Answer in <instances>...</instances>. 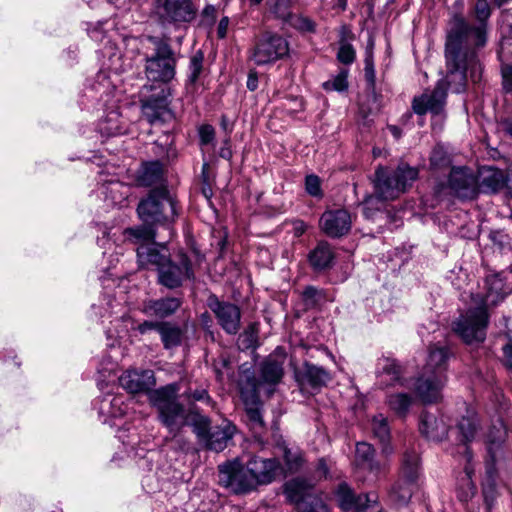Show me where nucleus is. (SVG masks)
<instances>
[{
	"label": "nucleus",
	"mask_w": 512,
	"mask_h": 512,
	"mask_svg": "<svg viewBox=\"0 0 512 512\" xmlns=\"http://www.w3.org/2000/svg\"><path fill=\"white\" fill-rule=\"evenodd\" d=\"M374 190L381 200H394L406 192L419 176V170L401 162L395 169L378 166L375 170Z\"/></svg>",
	"instance_id": "nucleus-5"
},
{
	"label": "nucleus",
	"mask_w": 512,
	"mask_h": 512,
	"mask_svg": "<svg viewBox=\"0 0 512 512\" xmlns=\"http://www.w3.org/2000/svg\"><path fill=\"white\" fill-rule=\"evenodd\" d=\"M137 264L142 269H152L157 272L171 257L165 245L155 242L142 243L136 248Z\"/></svg>",
	"instance_id": "nucleus-20"
},
{
	"label": "nucleus",
	"mask_w": 512,
	"mask_h": 512,
	"mask_svg": "<svg viewBox=\"0 0 512 512\" xmlns=\"http://www.w3.org/2000/svg\"><path fill=\"white\" fill-rule=\"evenodd\" d=\"M295 379L302 389L317 390L326 386L331 377L323 367L305 362L301 369L295 371Z\"/></svg>",
	"instance_id": "nucleus-22"
},
{
	"label": "nucleus",
	"mask_w": 512,
	"mask_h": 512,
	"mask_svg": "<svg viewBox=\"0 0 512 512\" xmlns=\"http://www.w3.org/2000/svg\"><path fill=\"white\" fill-rule=\"evenodd\" d=\"M415 482H410L407 479H400L397 481L390 492V497L398 506H405L410 501Z\"/></svg>",
	"instance_id": "nucleus-37"
},
{
	"label": "nucleus",
	"mask_w": 512,
	"mask_h": 512,
	"mask_svg": "<svg viewBox=\"0 0 512 512\" xmlns=\"http://www.w3.org/2000/svg\"><path fill=\"white\" fill-rule=\"evenodd\" d=\"M285 23L289 24L292 28L303 34L316 32L317 25L315 21L310 17L304 16L302 14L293 13Z\"/></svg>",
	"instance_id": "nucleus-44"
},
{
	"label": "nucleus",
	"mask_w": 512,
	"mask_h": 512,
	"mask_svg": "<svg viewBox=\"0 0 512 512\" xmlns=\"http://www.w3.org/2000/svg\"><path fill=\"white\" fill-rule=\"evenodd\" d=\"M402 475L404 479L415 482L419 476V455L415 451H407L403 456Z\"/></svg>",
	"instance_id": "nucleus-39"
},
{
	"label": "nucleus",
	"mask_w": 512,
	"mask_h": 512,
	"mask_svg": "<svg viewBox=\"0 0 512 512\" xmlns=\"http://www.w3.org/2000/svg\"><path fill=\"white\" fill-rule=\"evenodd\" d=\"M502 362L505 367L512 370V339L510 338L507 344L502 347Z\"/></svg>",
	"instance_id": "nucleus-64"
},
{
	"label": "nucleus",
	"mask_w": 512,
	"mask_h": 512,
	"mask_svg": "<svg viewBox=\"0 0 512 512\" xmlns=\"http://www.w3.org/2000/svg\"><path fill=\"white\" fill-rule=\"evenodd\" d=\"M319 225L328 237L340 238L351 229V215L345 209L327 210L321 215Z\"/></svg>",
	"instance_id": "nucleus-18"
},
{
	"label": "nucleus",
	"mask_w": 512,
	"mask_h": 512,
	"mask_svg": "<svg viewBox=\"0 0 512 512\" xmlns=\"http://www.w3.org/2000/svg\"><path fill=\"white\" fill-rule=\"evenodd\" d=\"M157 229L155 225L141 222L138 226L126 228L124 236L127 241L139 246L142 243L155 242Z\"/></svg>",
	"instance_id": "nucleus-33"
},
{
	"label": "nucleus",
	"mask_w": 512,
	"mask_h": 512,
	"mask_svg": "<svg viewBox=\"0 0 512 512\" xmlns=\"http://www.w3.org/2000/svg\"><path fill=\"white\" fill-rule=\"evenodd\" d=\"M476 493V486L471 479L462 480L457 487V498L461 502H468Z\"/></svg>",
	"instance_id": "nucleus-52"
},
{
	"label": "nucleus",
	"mask_w": 512,
	"mask_h": 512,
	"mask_svg": "<svg viewBox=\"0 0 512 512\" xmlns=\"http://www.w3.org/2000/svg\"><path fill=\"white\" fill-rule=\"evenodd\" d=\"M235 427L227 424L225 426H213L207 437L201 442L209 450L216 452L223 451L228 441L232 438Z\"/></svg>",
	"instance_id": "nucleus-29"
},
{
	"label": "nucleus",
	"mask_w": 512,
	"mask_h": 512,
	"mask_svg": "<svg viewBox=\"0 0 512 512\" xmlns=\"http://www.w3.org/2000/svg\"><path fill=\"white\" fill-rule=\"evenodd\" d=\"M207 306L213 312L217 323L229 335H236L241 327V309L238 305L221 301L212 294L207 299Z\"/></svg>",
	"instance_id": "nucleus-15"
},
{
	"label": "nucleus",
	"mask_w": 512,
	"mask_h": 512,
	"mask_svg": "<svg viewBox=\"0 0 512 512\" xmlns=\"http://www.w3.org/2000/svg\"><path fill=\"white\" fill-rule=\"evenodd\" d=\"M152 13L161 26L180 29L196 20L198 8L193 0H154Z\"/></svg>",
	"instance_id": "nucleus-9"
},
{
	"label": "nucleus",
	"mask_w": 512,
	"mask_h": 512,
	"mask_svg": "<svg viewBox=\"0 0 512 512\" xmlns=\"http://www.w3.org/2000/svg\"><path fill=\"white\" fill-rule=\"evenodd\" d=\"M190 425L199 442H202L207 437L213 427L211 426L210 418L199 413L193 414Z\"/></svg>",
	"instance_id": "nucleus-45"
},
{
	"label": "nucleus",
	"mask_w": 512,
	"mask_h": 512,
	"mask_svg": "<svg viewBox=\"0 0 512 512\" xmlns=\"http://www.w3.org/2000/svg\"><path fill=\"white\" fill-rule=\"evenodd\" d=\"M219 484L235 494H245L256 489L248 464L238 458L218 466Z\"/></svg>",
	"instance_id": "nucleus-13"
},
{
	"label": "nucleus",
	"mask_w": 512,
	"mask_h": 512,
	"mask_svg": "<svg viewBox=\"0 0 512 512\" xmlns=\"http://www.w3.org/2000/svg\"><path fill=\"white\" fill-rule=\"evenodd\" d=\"M155 383L154 372L149 369H128L119 377L120 386L127 392L148 394L157 420L168 430L171 439H176L188 425L185 406L179 400L180 382L152 389Z\"/></svg>",
	"instance_id": "nucleus-2"
},
{
	"label": "nucleus",
	"mask_w": 512,
	"mask_h": 512,
	"mask_svg": "<svg viewBox=\"0 0 512 512\" xmlns=\"http://www.w3.org/2000/svg\"><path fill=\"white\" fill-rule=\"evenodd\" d=\"M375 450L372 445L366 442H359L356 445L355 459L359 467L379 475L386 469V463L374 460Z\"/></svg>",
	"instance_id": "nucleus-28"
},
{
	"label": "nucleus",
	"mask_w": 512,
	"mask_h": 512,
	"mask_svg": "<svg viewBox=\"0 0 512 512\" xmlns=\"http://www.w3.org/2000/svg\"><path fill=\"white\" fill-rule=\"evenodd\" d=\"M149 41L155 48L152 55L145 57L146 77L149 81L166 84L176 74L175 53L166 39L150 36Z\"/></svg>",
	"instance_id": "nucleus-6"
},
{
	"label": "nucleus",
	"mask_w": 512,
	"mask_h": 512,
	"mask_svg": "<svg viewBox=\"0 0 512 512\" xmlns=\"http://www.w3.org/2000/svg\"><path fill=\"white\" fill-rule=\"evenodd\" d=\"M240 397L244 407L262 405L259 394V381L255 376H247L239 383Z\"/></svg>",
	"instance_id": "nucleus-35"
},
{
	"label": "nucleus",
	"mask_w": 512,
	"mask_h": 512,
	"mask_svg": "<svg viewBox=\"0 0 512 512\" xmlns=\"http://www.w3.org/2000/svg\"><path fill=\"white\" fill-rule=\"evenodd\" d=\"M181 305L182 299L174 296L148 299L143 302L141 311L147 316L165 319L174 315Z\"/></svg>",
	"instance_id": "nucleus-24"
},
{
	"label": "nucleus",
	"mask_w": 512,
	"mask_h": 512,
	"mask_svg": "<svg viewBox=\"0 0 512 512\" xmlns=\"http://www.w3.org/2000/svg\"><path fill=\"white\" fill-rule=\"evenodd\" d=\"M489 323V311L485 307L475 305L453 321L452 330L465 344H480L486 339Z\"/></svg>",
	"instance_id": "nucleus-7"
},
{
	"label": "nucleus",
	"mask_w": 512,
	"mask_h": 512,
	"mask_svg": "<svg viewBox=\"0 0 512 512\" xmlns=\"http://www.w3.org/2000/svg\"><path fill=\"white\" fill-rule=\"evenodd\" d=\"M102 26L103 22H98L92 28L87 29L88 34L92 40L96 42H102L104 39L107 38Z\"/></svg>",
	"instance_id": "nucleus-62"
},
{
	"label": "nucleus",
	"mask_w": 512,
	"mask_h": 512,
	"mask_svg": "<svg viewBox=\"0 0 512 512\" xmlns=\"http://www.w3.org/2000/svg\"><path fill=\"white\" fill-rule=\"evenodd\" d=\"M305 189L306 192L316 198H321L323 196L322 188H321V180L315 175H307L305 178Z\"/></svg>",
	"instance_id": "nucleus-53"
},
{
	"label": "nucleus",
	"mask_w": 512,
	"mask_h": 512,
	"mask_svg": "<svg viewBox=\"0 0 512 512\" xmlns=\"http://www.w3.org/2000/svg\"><path fill=\"white\" fill-rule=\"evenodd\" d=\"M337 60L344 65H351L356 60V50L353 45L347 42L344 36L339 41V49L336 55Z\"/></svg>",
	"instance_id": "nucleus-47"
},
{
	"label": "nucleus",
	"mask_w": 512,
	"mask_h": 512,
	"mask_svg": "<svg viewBox=\"0 0 512 512\" xmlns=\"http://www.w3.org/2000/svg\"><path fill=\"white\" fill-rule=\"evenodd\" d=\"M372 430L374 435L382 442L383 444L387 443L390 439V429L387 423V420L382 416H376L372 421Z\"/></svg>",
	"instance_id": "nucleus-48"
},
{
	"label": "nucleus",
	"mask_w": 512,
	"mask_h": 512,
	"mask_svg": "<svg viewBox=\"0 0 512 512\" xmlns=\"http://www.w3.org/2000/svg\"><path fill=\"white\" fill-rule=\"evenodd\" d=\"M98 130L106 137L122 135L127 131L125 121L117 110H111L106 114L99 122Z\"/></svg>",
	"instance_id": "nucleus-34"
},
{
	"label": "nucleus",
	"mask_w": 512,
	"mask_h": 512,
	"mask_svg": "<svg viewBox=\"0 0 512 512\" xmlns=\"http://www.w3.org/2000/svg\"><path fill=\"white\" fill-rule=\"evenodd\" d=\"M163 181V165L160 161L143 163L138 175L137 182L140 186L151 187Z\"/></svg>",
	"instance_id": "nucleus-32"
},
{
	"label": "nucleus",
	"mask_w": 512,
	"mask_h": 512,
	"mask_svg": "<svg viewBox=\"0 0 512 512\" xmlns=\"http://www.w3.org/2000/svg\"><path fill=\"white\" fill-rule=\"evenodd\" d=\"M259 324L249 323L237 339V346L241 351L255 350L258 347Z\"/></svg>",
	"instance_id": "nucleus-38"
},
{
	"label": "nucleus",
	"mask_w": 512,
	"mask_h": 512,
	"mask_svg": "<svg viewBox=\"0 0 512 512\" xmlns=\"http://www.w3.org/2000/svg\"><path fill=\"white\" fill-rule=\"evenodd\" d=\"M504 280L498 274H491L485 278L484 291L471 295L474 305L485 307L487 311L497 306L508 295Z\"/></svg>",
	"instance_id": "nucleus-16"
},
{
	"label": "nucleus",
	"mask_w": 512,
	"mask_h": 512,
	"mask_svg": "<svg viewBox=\"0 0 512 512\" xmlns=\"http://www.w3.org/2000/svg\"><path fill=\"white\" fill-rule=\"evenodd\" d=\"M255 488L272 483L281 470V464L276 458L252 456L247 461Z\"/></svg>",
	"instance_id": "nucleus-19"
},
{
	"label": "nucleus",
	"mask_w": 512,
	"mask_h": 512,
	"mask_svg": "<svg viewBox=\"0 0 512 512\" xmlns=\"http://www.w3.org/2000/svg\"><path fill=\"white\" fill-rule=\"evenodd\" d=\"M364 77L368 89L374 91L376 87V71L374 61L364 60Z\"/></svg>",
	"instance_id": "nucleus-57"
},
{
	"label": "nucleus",
	"mask_w": 512,
	"mask_h": 512,
	"mask_svg": "<svg viewBox=\"0 0 512 512\" xmlns=\"http://www.w3.org/2000/svg\"><path fill=\"white\" fill-rule=\"evenodd\" d=\"M502 88L505 93L512 94V63L501 67Z\"/></svg>",
	"instance_id": "nucleus-58"
},
{
	"label": "nucleus",
	"mask_w": 512,
	"mask_h": 512,
	"mask_svg": "<svg viewBox=\"0 0 512 512\" xmlns=\"http://www.w3.org/2000/svg\"><path fill=\"white\" fill-rule=\"evenodd\" d=\"M376 375L381 385L394 386L401 380L402 368L395 359L383 356L377 361Z\"/></svg>",
	"instance_id": "nucleus-26"
},
{
	"label": "nucleus",
	"mask_w": 512,
	"mask_h": 512,
	"mask_svg": "<svg viewBox=\"0 0 512 512\" xmlns=\"http://www.w3.org/2000/svg\"><path fill=\"white\" fill-rule=\"evenodd\" d=\"M322 291L318 290L314 286H307L303 291L304 301L311 306H315L322 298Z\"/></svg>",
	"instance_id": "nucleus-59"
},
{
	"label": "nucleus",
	"mask_w": 512,
	"mask_h": 512,
	"mask_svg": "<svg viewBox=\"0 0 512 512\" xmlns=\"http://www.w3.org/2000/svg\"><path fill=\"white\" fill-rule=\"evenodd\" d=\"M289 54V43L273 32L263 33L250 51L249 59L257 66L275 63Z\"/></svg>",
	"instance_id": "nucleus-11"
},
{
	"label": "nucleus",
	"mask_w": 512,
	"mask_h": 512,
	"mask_svg": "<svg viewBox=\"0 0 512 512\" xmlns=\"http://www.w3.org/2000/svg\"><path fill=\"white\" fill-rule=\"evenodd\" d=\"M464 442H469L474 438L476 432V423L469 417H462L457 425Z\"/></svg>",
	"instance_id": "nucleus-50"
},
{
	"label": "nucleus",
	"mask_w": 512,
	"mask_h": 512,
	"mask_svg": "<svg viewBox=\"0 0 512 512\" xmlns=\"http://www.w3.org/2000/svg\"><path fill=\"white\" fill-rule=\"evenodd\" d=\"M507 430L504 423L498 420L494 423L486 435V445L489 458L486 460V473L489 478H493L496 472V452L505 441Z\"/></svg>",
	"instance_id": "nucleus-23"
},
{
	"label": "nucleus",
	"mask_w": 512,
	"mask_h": 512,
	"mask_svg": "<svg viewBox=\"0 0 512 512\" xmlns=\"http://www.w3.org/2000/svg\"><path fill=\"white\" fill-rule=\"evenodd\" d=\"M170 89L164 86L144 85L140 93V107L144 118L151 124L169 122L175 119L169 108Z\"/></svg>",
	"instance_id": "nucleus-10"
},
{
	"label": "nucleus",
	"mask_w": 512,
	"mask_h": 512,
	"mask_svg": "<svg viewBox=\"0 0 512 512\" xmlns=\"http://www.w3.org/2000/svg\"><path fill=\"white\" fill-rule=\"evenodd\" d=\"M199 145L205 147L214 144L216 131L210 124H202L197 129Z\"/></svg>",
	"instance_id": "nucleus-51"
},
{
	"label": "nucleus",
	"mask_w": 512,
	"mask_h": 512,
	"mask_svg": "<svg viewBox=\"0 0 512 512\" xmlns=\"http://www.w3.org/2000/svg\"><path fill=\"white\" fill-rule=\"evenodd\" d=\"M219 157L231 161L233 157V151L231 147V138L230 136H226V138L222 142V146L220 147L218 151Z\"/></svg>",
	"instance_id": "nucleus-63"
},
{
	"label": "nucleus",
	"mask_w": 512,
	"mask_h": 512,
	"mask_svg": "<svg viewBox=\"0 0 512 512\" xmlns=\"http://www.w3.org/2000/svg\"><path fill=\"white\" fill-rule=\"evenodd\" d=\"M389 407L399 416H405L412 404V397L407 393H396L388 397Z\"/></svg>",
	"instance_id": "nucleus-42"
},
{
	"label": "nucleus",
	"mask_w": 512,
	"mask_h": 512,
	"mask_svg": "<svg viewBox=\"0 0 512 512\" xmlns=\"http://www.w3.org/2000/svg\"><path fill=\"white\" fill-rule=\"evenodd\" d=\"M194 279L191 259L184 252L179 253L175 260L170 257L157 272V283L170 290L180 288L186 281Z\"/></svg>",
	"instance_id": "nucleus-12"
},
{
	"label": "nucleus",
	"mask_w": 512,
	"mask_h": 512,
	"mask_svg": "<svg viewBox=\"0 0 512 512\" xmlns=\"http://www.w3.org/2000/svg\"><path fill=\"white\" fill-rule=\"evenodd\" d=\"M230 361L227 357L221 355L213 363V368L216 374V378L221 380L223 377V370L228 368Z\"/></svg>",
	"instance_id": "nucleus-60"
},
{
	"label": "nucleus",
	"mask_w": 512,
	"mask_h": 512,
	"mask_svg": "<svg viewBox=\"0 0 512 512\" xmlns=\"http://www.w3.org/2000/svg\"><path fill=\"white\" fill-rule=\"evenodd\" d=\"M452 356L451 349L446 345L433 344L429 347L426 364L415 382V393L424 404L437 403L442 399L448 361Z\"/></svg>",
	"instance_id": "nucleus-3"
},
{
	"label": "nucleus",
	"mask_w": 512,
	"mask_h": 512,
	"mask_svg": "<svg viewBox=\"0 0 512 512\" xmlns=\"http://www.w3.org/2000/svg\"><path fill=\"white\" fill-rule=\"evenodd\" d=\"M136 213L143 223H149L156 227H166L178 218V201L170 194L167 187H157L151 189L139 201Z\"/></svg>",
	"instance_id": "nucleus-4"
},
{
	"label": "nucleus",
	"mask_w": 512,
	"mask_h": 512,
	"mask_svg": "<svg viewBox=\"0 0 512 512\" xmlns=\"http://www.w3.org/2000/svg\"><path fill=\"white\" fill-rule=\"evenodd\" d=\"M475 18L478 25H470L462 16H455L453 26L447 32L444 57L446 74L437 81L434 89L412 100L415 114L423 116L428 112L432 115L444 113L447 91L455 93L465 90L467 84V69H475L478 64L475 47H483L487 41V21L491 16V8L487 0H477Z\"/></svg>",
	"instance_id": "nucleus-1"
},
{
	"label": "nucleus",
	"mask_w": 512,
	"mask_h": 512,
	"mask_svg": "<svg viewBox=\"0 0 512 512\" xmlns=\"http://www.w3.org/2000/svg\"><path fill=\"white\" fill-rule=\"evenodd\" d=\"M334 496L338 506L344 512H360L368 507V496L366 494H356L346 482L338 484L334 490Z\"/></svg>",
	"instance_id": "nucleus-21"
},
{
	"label": "nucleus",
	"mask_w": 512,
	"mask_h": 512,
	"mask_svg": "<svg viewBox=\"0 0 512 512\" xmlns=\"http://www.w3.org/2000/svg\"><path fill=\"white\" fill-rule=\"evenodd\" d=\"M284 460L290 471H297L303 464V457L298 453H293L289 449L284 451Z\"/></svg>",
	"instance_id": "nucleus-56"
},
{
	"label": "nucleus",
	"mask_w": 512,
	"mask_h": 512,
	"mask_svg": "<svg viewBox=\"0 0 512 512\" xmlns=\"http://www.w3.org/2000/svg\"><path fill=\"white\" fill-rule=\"evenodd\" d=\"M447 187L453 196L461 200H472L479 194V179L468 167H452Z\"/></svg>",
	"instance_id": "nucleus-14"
},
{
	"label": "nucleus",
	"mask_w": 512,
	"mask_h": 512,
	"mask_svg": "<svg viewBox=\"0 0 512 512\" xmlns=\"http://www.w3.org/2000/svg\"><path fill=\"white\" fill-rule=\"evenodd\" d=\"M203 60L204 55L203 52L200 50L193 54V56L190 58L188 81L191 84L196 83V81L198 80L202 72Z\"/></svg>",
	"instance_id": "nucleus-49"
},
{
	"label": "nucleus",
	"mask_w": 512,
	"mask_h": 512,
	"mask_svg": "<svg viewBox=\"0 0 512 512\" xmlns=\"http://www.w3.org/2000/svg\"><path fill=\"white\" fill-rule=\"evenodd\" d=\"M158 334L166 350H172L182 345L184 330L176 323L160 321Z\"/></svg>",
	"instance_id": "nucleus-31"
},
{
	"label": "nucleus",
	"mask_w": 512,
	"mask_h": 512,
	"mask_svg": "<svg viewBox=\"0 0 512 512\" xmlns=\"http://www.w3.org/2000/svg\"><path fill=\"white\" fill-rule=\"evenodd\" d=\"M159 327H160V321L145 320L142 323H140L139 325H137L135 330L139 334L145 335V334H147L150 331L158 332Z\"/></svg>",
	"instance_id": "nucleus-61"
},
{
	"label": "nucleus",
	"mask_w": 512,
	"mask_h": 512,
	"mask_svg": "<svg viewBox=\"0 0 512 512\" xmlns=\"http://www.w3.org/2000/svg\"><path fill=\"white\" fill-rule=\"evenodd\" d=\"M286 353L282 347H277L259 365V377L263 384L276 386L284 376Z\"/></svg>",
	"instance_id": "nucleus-17"
},
{
	"label": "nucleus",
	"mask_w": 512,
	"mask_h": 512,
	"mask_svg": "<svg viewBox=\"0 0 512 512\" xmlns=\"http://www.w3.org/2000/svg\"><path fill=\"white\" fill-rule=\"evenodd\" d=\"M419 431L428 440L438 442L446 438L448 426L435 415L423 412L420 416Z\"/></svg>",
	"instance_id": "nucleus-25"
},
{
	"label": "nucleus",
	"mask_w": 512,
	"mask_h": 512,
	"mask_svg": "<svg viewBox=\"0 0 512 512\" xmlns=\"http://www.w3.org/2000/svg\"><path fill=\"white\" fill-rule=\"evenodd\" d=\"M283 494L296 512H331L321 494L313 492V486L302 477H296L283 485Z\"/></svg>",
	"instance_id": "nucleus-8"
},
{
	"label": "nucleus",
	"mask_w": 512,
	"mask_h": 512,
	"mask_svg": "<svg viewBox=\"0 0 512 512\" xmlns=\"http://www.w3.org/2000/svg\"><path fill=\"white\" fill-rule=\"evenodd\" d=\"M268 5L270 12L275 16V18L280 19L283 22H286L293 14L291 11V0H270Z\"/></svg>",
	"instance_id": "nucleus-46"
},
{
	"label": "nucleus",
	"mask_w": 512,
	"mask_h": 512,
	"mask_svg": "<svg viewBox=\"0 0 512 512\" xmlns=\"http://www.w3.org/2000/svg\"><path fill=\"white\" fill-rule=\"evenodd\" d=\"M450 163L449 156L446 154V152L440 148L436 147L433 149L431 156H430V164L431 166L435 168H440L443 166H446Z\"/></svg>",
	"instance_id": "nucleus-55"
},
{
	"label": "nucleus",
	"mask_w": 512,
	"mask_h": 512,
	"mask_svg": "<svg viewBox=\"0 0 512 512\" xmlns=\"http://www.w3.org/2000/svg\"><path fill=\"white\" fill-rule=\"evenodd\" d=\"M182 396L189 404L195 402H201L207 406H213L214 404V401L209 395L208 389L202 385L196 386L195 388H193L192 385H189Z\"/></svg>",
	"instance_id": "nucleus-41"
},
{
	"label": "nucleus",
	"mask_w": 512,
	"mask_h": 512,
	"mask_svg": "<svg viewBox=\"0 0 512 512\" xmlns=\"http://www.w3.org/2000/svg\"><path fill=\"white\" fill-rule=\"evenodd\" d=\"M262 411L263 404L245 407L248 425L255 434H261L266 428Z\"/></svg>",
	"instance_id": "nucleus-40"
},
{
	"label": "nucleus",
	"mask_w": 512,
	"mask_h": 512,
	"mask_svg": "<svg viewBox=\"0 0 512 512\" xmlns=\"http://www.w3.org/2000/svg\"><path fill=\"white\" fill-rule=\"evenodd\" d=\"M333 462L328 457H321L317 460L315 465V473L319 479H328L331 477L330 470Z\"/></svg>",
	"instance_id": "nucleus-54"
},
{
	"label": "nucleus",
	"mask_w": 512,
	"mask_h": 512,
	"mask_svg": "<svg viewBox=\"0 0 512 512\" xmlns=\"http://www.w3.org/2000/svg\"><path fill=\"white\" fill-rule=\"evenodd\" d=\"M334 258L333 249L326 241H320L308 254L309 264L315 271L330 269L333 266Z\"/></svg>",
	"instance_id": "nucleus-27"
},
{
	"label": "nucleus",
	"mask_w": 512,
	"mask_h": 512,
	"mask_svg": "<svg viewBox=\"0 0 512 512\" xmlns=\"http://www.w3.org/2000/svg\"><path fill=\"white\" fill-rule=\"evenodd\" d=\"M99 53L104 59H107V62H103V66H105L106 69L114 73H121L124 71L122 54L116 44L110 39H107L103 48L99 50Z\"/></svg>",
	"instance_id": "nucleus-36"
},
{
	"label": "nucleus",
	"mask_w": 512,
	"mask_h": 512,
	"mask_svg": "<svg viewBox=\"0 0 512 512\" xmlns=\"http://www.w3.org/2000/svg\"><path fill=\"white\" fill-rule=\"evenodd\" d=\"M507 178L508 175L502 170L490 167L482 173L479 181V192L497 193L506 188Z\"/></svg>",
	"instance_id": "nucleus-30"
},
{
	"label": "nucleus",
	"mask_w": 512,
	"mask_h": 512,
	"mask_svg": "<svg viewBox=\"0 0 512 512\" xmlns=\"http://www.w3.org/2000/svg\"><path fill=\"white\" fill-rule=\"evenodd\" d=\"M348 75L349 70L341 68L336 76L322 84L323 89L326 92L336 91L341 93L347 91L349 87Z\"/></svg>",
	"instance_id": "nucleus-43"
}]
</instances>
